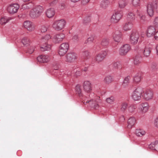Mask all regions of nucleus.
<instances>
[{
	"label": "nucleus",
	"mask_w": 158,
	"mask_h": 158,
	"mask_svg": "<svg viewBox=\"0 0 158 158\" xmlns=\"http://www.w3.org/2000/svg\"><path fill=\"white\" fill-rule=\"evenodd\" d=\"M154 10L158 11V0H152L147 6V13L150 16L153 15Z\"/></svg>",
	"instance_id": "1"
},
{
	"label": "nucleus",
	"mask_w": 158,
	"mask_h": 158,
	"mask_svg": "<svg viewBox=\"0 0 158 158\" xmlns=\"http://www.w3.org/2000/svg\"><path fill=\"white\" fill-rule=\"evenodd\" d=\"M43 11V7L40 6H36L30 11L29 15L32 18H36L40 16Z\"/></svg>",
	"instance_id": "2"
},
{
	"label": "nucleus",
	"mask_w": 158,
	"mask_h": 158,
	"mask_svg": "<svg viewBox=\"0 0 158 158\" xmlns=\"http://www.w3.org/2000/svg\"><path fill=\"white\" fill-rule=\"evenodd\" d=\"M65 24V22L64 19L56 20L53 22L52 27L55 30L60 31L64 28Z\"/></svg>",
	"instance_id": "3"
},
{
	"label": "nucleus",
	"mask_w": 158,
	"mask_h": 158,
	"mask_svg": "<svg viewBox=\"0 0 158 158\" xmlns=\"http://www.w3.org/2000/svg\"><path fill=\"white\" fill-rule=\"evenodd\" d=\"M51 38V36L49 34H47L43 36L41 39V42H44V45H43L40 47L41 51H49L51 50V46L50 45H47L46 42Z\"/></svg>",
	"instance_id": "4"
},
{
	"label": "nucleus",
	"mask_w": 158,
	"mask_h": 158,
	"mask_svg": "<svg viewBox=\"0 0 158 158\" xmlns=\"http://www.w3.org/2000/svg\"><path fill=\"white\" fill-rule=\"evenodd\" d=\"M143 93V89L141 88L136 89L132 93L131 97L135 101H138L141 99Z\"/></svg>",
	"instance_id": "5"
},
{
	"label": "nucleus",
	"mask_w": 158,
	"mask_h": 158,
	"mask_svg": "<svg viewBox=\"0 0 158 158\" xmlns=\"http://www.w3.org/2000/svg\"><path fill=\"white\" fill-rule=\"evenodd\" d=\"M142 96L146 101H148L152 99L153 96L152 91L150 89L147 88L143 89Z\"/></svg>",
	"instance_id": "6"
},
{
	"label": "nucleus",
	"mask_w": 158,
	"mask_h": 158,
	"mask_svg": "<svg viewBox=\"0 0 158 158\" xmlns=\"http://www.w3.org/2000/svg\"><path fill=\"white\" fill-rule=\"evenodd\" d=\"M123 15V13L121 10H117L111 18V21L113 23H117L121 19Z\"/></svg>",
	"instance_id": "7"
},
{
	"label": "nucleus",
	"mask_w": 158,
	"mask_h": 158,
	"mask_svg": "<svg viewBox=\"0 0 158 158\" xmlns=\"http://www.w3.org/2000/svg\"><path fill=\"white\" fill-rule=\"evenodd\" d=\"M139 37V35L137 31H133L130 37V41L131 43L134 44H137Z\"/></svg>",
	"instance_id": "8"
},
{
	"label": "nucleus",
	"mask_w": 158,
	"mask_h": 158,
	"mask_svg": "<svg viewBox=\"0 0 158 158\" xmlns=\"http://www.w3.org/2000/svg\"><path fill=\"white\" fill-rule=\"evenodd\" d=\"M69 47L68 43L62 44L60 46L59 51V54L60 56H64L67 51Z\"/></svg>",
	"instance_id": "9"
},
{
	"label": "nucleus",
	"mask_w": 158,
	"mask_h": 158,
	"mask_svg": "<svg viewBox=\"0 0 158 158\" xmlns=\"http://www.w3.org/2000/svg\"><path fill=\"white\" fill-rule=\"evenodd\" d=\"M65 37V35L63 33H61L54 35L52 40L54 43H58L61 42Z\"/></svg>",
	"instance_id": "10"
},
{
	"label": "nucleus",
	"mask_w": 158,
	"mask_h": 158,
	"mask_svg": "<svg viewBox=\"0 0 158 158\" xmlns=\"http://www.w3.org/2000/svg\"><path fill=\"white\" fill-rule=\"evenodd\" d=\"M149 107L148 103L145 102L140 104L138 109V111L141 114L146 113L148 110Z\"/></svg>",
	"instance_id": "11"
},
{
	"label": "nucleus",
	"mask_w": 158,
	"mask_h": 158,
	"mask_svg": "<svg viewBox=\"0 0 158 158\" xmlns=\"http://www.w3.org/2000/svg\"><path fill=\"white\" fill-rule=\"evenodd\" d=\"M19 7V6L17 4H10L8 7L7 10L9 13L13 14L17 12Z\"/></svg>",
	"instance_id": "12"
},
{
	"label": "nucleus",
	"mask_w": 158,
	"mask_h": 158,
	"mask_svg": "<svg viewBox=\"0 0 158 158\" xmlns=\"http://www.w3.org/2000/svg\"><path fill=\"white\" fill-rule=\"evenodd\" d=\"M37 59L38 62L42 63H45L50 61V57L47 55H42L38 56Z\"/></svg>",
	"instance_id": "13"
},
{
	"label": "nucleus",
	"mask_w": 158,
	"mask_h": 158,
	"mask_svg": "<svg viewBox=\"0 0 158 158\" xmlns=\"http://www.w3.org/2000/svg\"><path fill=\"white\" fill-rule=\"evenodd\" d=\"M131 49L130 46L127 44L123 45L120 48L119 54L122 56L126 55Z\"/></svg>",
	"instance_id": "14"
},
{
	"label": "nucleus",
	"mask_w": 158,
	"mask_h": 158,
	"mask_svg": "<svg viewBox=\"0 0 158 158\" xmlns=\"http://www.w3.org/2000/svg\"><path fill=\"white\" fill-rule=\"evenodd\" d=\"M84 90L86 93H90L92 90L91 82L88 81L84 82L83 85Z\"/></svg>",
	"instance_id": "15"
},
{
	"label": "nucleus",
	"mask_w": 158,
	"mask_h": 158,
	"mask_svg": "<svg viewBox=\"0 0 158 158\" xmlns=\"http://www.w3.org/2000/svg\"><path fill=\"white\" fill-rule=\"evenodd\" d=\"M23 25L24 27L29 31H32L35 29V25L31 21H25L23 23Z\"/></svg>",
	"instance_id": "16"
},
{
	"label": "nucleus",
	"mask_w": 158,
	"mask_h": 158,
	"mask_svg": "<svg viewBox=\"0 0 158 158\" xmlns=\"http://www.w3.org/2000/svg\"><path fill=\"white\" fill-rule=\"evenodd\" d=\"M77 58V55L74 53H69L66 56L65 60L69 62L74 61Z\"/></svg>",
	"instance_id": "17"
},
{
	"label": "nucleus",
	"mask_w": 158,
	"mask_h": 158,
	"mask_svg": "<svg viewBox=\"0 0 158 158\" xmlns=\"http://www.w3.org/2000/svg\"><path fill=\"white\" fill-rule=\"evenodd\" d=\"M107 55V52L106 51H102L98 53L95 57L96 61L98 63H99L104 59Z\"/></svg>",
	"instance_id": "18"
},
{
	"label": "nucleus",
	"mask_w": 158,
	"mask_h": 158,
	"mask_svg": "<svg viewBox=\"0 0 158 158\" xmlns=\"http://www.w3.org/2000/svg\"><path fill=\"white\" fill-rule=\"evenodd\" d=\"M121 32L119 31H116L113 33V38L116 42H119L121 40Z\"/></svg>",
	"instance_id": "19"
},
{
	"label": "nucleus",
	"mask_w": 158,
	"mask_h": 158,
	"mask_svg": "<svg viewBox=\"0 0 158 158\" xmlns=\"http://www.w3.org/2000/svg\"><path fill=\"white\" fill-rule=\"evenodd\" d=\"M155 29L152 26L149 27L147 31V35L148 37H150L153 36L155 33Z\"/></svg>",
	"instance_id": "20"
},
{
	"label": "nucleus",
	"mask_w": 158,
	"mask_h": 158,
	"mask_svg": "<svg viewBox=\"0 0 158 158\" xmlns=\"http://www.w3.org/2000/svg\"><path fill=\"white\" fill-rule=\"evenodd\" d=\"M55 13V10L53 8L48 9L47 10L46 12V15L49 18L53 17Z\"/></svg>",
	"instance_id": "21"
},
{
	"label": "nucleus",
	"mask_w": 158,
	"mask_h": 158,
	"mask_svg": "<svg viewBox=\"0 0 158 158\" xmlns=\"http://www.w3.org/2000/svg\"><path fill=\"white\" fill-rule=\"evenodd\" d=\"M136 123V119L134 117L130 118L128 121L127 127L129 128H131Z\"/></svg>",
	"instance_id": "22"
},
{
	"label": "nucleus",
	"mask_w": 158,
	"mask_h": 158,
	"mask_svg": "<svg viewBox=\"0 0 158 158\" xmlns=\"http://www.w3.org/2000/svg\"><path fill=\"white\" fill-rule=\"evenodd\" d=\"M133 24L131 22H127L123 27L124 31H128L130 30L133 27Z\"/></svg>",
	"instance_id": "23"
},
{
	"label": "nucleus",
	"mask_w": 158,
	"mask_h": 158,
	"mask_svg": "<svg viewBox=\"0 0 158 158\" xmlns=\"http://www.w3.org/2000/svg\"><path fill=\"white\" fill-rule=\"evenodd\" d=\"M151 49L150 47L148 46H145L143 49V55L146 57L148 56L150 54Z\"/></svg>",
	"instance_id": "24"
},
{
	"label": "nucleus",
	"mask_w": 158,
	"mask_h": 158,
	"mask_svg": "<svg viewBox=\"0 0 158 158\" xmlns=\"http://www.w3.org/2000/svg\"><path fill=\"white\" fill-rule=\"evenodd\" d=\"M144 131L142 129H136L135 131V134L138 137H141L145 134Z\"/></svg>",
	"instance_id": "25"
},
{
	"label": "nucleus",
	"mask_w": 158,
	"mask_h": 158,
	"mask_svg": "<svg viewBox=\"0 0 158 158\" xmlns=\"http://www.w3.org/2000/svg\"><path fill=\"white\" fill-rule=\"evenodd\" d=\"M9 19L6 17H3L0 19V24L1 25H5L9 21Z\"/></svg>",
	"instance_id": "26"
},
{
	"label": "nucleus",
	"mask_w": 158,
	"mask_h": 158,
	"mask_svg": "<svg viewBox=\"0 0 158 158\" xmlns=\"http://www.w3.org/2000/svg\"><path fill=\"white\" fill-rule=\"evenodd\" d=\"M130 79V76H127L125 78L122 84V87L123 88H126L128 85L129 80Z\"/></svg>",
	"instance_id": "27"
},
{
	"label": "nucleus",
	"mask_w": 158,
	"mask_h": 158,
	"mask_svg": "<svg viewBox=\"0 0 158 158\" xmlns=\"http://www.w3.org/2000/svg\"><path fill=\"white\" fill-rule=\"evenodd\" d=\"M137 12L139 22L141 23H143L145 21V16L141 14L139 11L137 10Z\"/></svg>",
	"instance_id": "28"
},
{
	"label": "nucleus",
	"mask_w": 158,
	"mask_h": 158,
	"mask_svg": "<svg viewBox=\"0 0 158 158\" xmlns=\"http://www.w3.org/2000/svg\"><path fill=\"white\" fill-rule=\"evenodd\" d=\"M113 81L112 77L110 76H107L105 77L104 80L105 83L106 84H109Z\"/></svg>",
	"instance_id": "29"
},
{
	"label": "nucleus",
	"mask_w": 158,
	"mask_h": 158,
	"mask_svg": "<svg viewBox=\"0 0 158 158\" xmlns=\"http://www.w3.org/2000/svg\"><path fill=\"white\" fill-rule=\"evenodd\" d=\"M76 94H77L80 97L82 96L81 93V89L80 86L79 85H77L75 89Z\"/></svg>",
	"instance_id": "30"
},
{
	"label": "nucleus",
	"mask_w": 158,
	"mask_h": 158,
	"mask_svg": "<svg viewBox=\"0 0 158 158\" xmlns=\"http://www.w3.org/2000/svg\"><path fill=\"white\" fill-rule=\"evenodd\" d=\"M49 27V26L48 25H43L40 27V30L41 32H46Z\"/></svg>",
	"instance_id": "31"
},
{
	"label": "nucleus",
	"mask_w": 158,
	"mask_h": 158,
	"mask_svg": "<svg viewBox=\"0 0 158 158\" xmlns=\"http://www.w3.org/2000/svg\"><path fill=\"white\" fill-rule=\"evenodd\" d=\"M119 6L121 8H124L127 5V2L125 0H120L119 2Z\"/></svg>",
	"instance_id": "32"
},
{
	"label": "nucleus",
	"mask_w": 158,
	"mask_h": 158,
	"mask_svg": "<svg viewBox=\"0 0 158 158\" xmlns=\"http://www.w3.org/2000/svg\"><path fill=\"white\" fill-rule=\"evenodd\" d=\"M127 105V103L126 102H123L122 103L121 106L120 110L122 112H124L126 110Z\"/></svg>",
	"instance_id": "33"
},
{
	"label": "nucleus",
	"mask_w": 158,
	"mask_h": 158,
	"mask_svg": "<svg viewBox=\"0 0 158 158\" xmlns=\"http://www.w3.org/2000/svg\"><path fill=\"white\" fill-rule=\"evenodd\" d=\"M141 57L140 56H135L134 59V63L135 64L137 65L141 63Z\"/></svg>",
	"instance_id": "34"
},
{
	"label": "nucleus",
	"mask_w": 158,
	"mask_h": 158,
	"mask_svg": "<svg viewBox=\"0 0 158 158\" xmlns=\"http://www.w3.org/2000/svg\"><path fill=\"white\" fill-rule=\"evenodd\" d=\"M109 3V1L108 0H103L101 2L100 6L103 8H105Z\"/></svg>",
	"instance_id": "35"
},
{
	"label": "nucleus",
	"mask_w": 158,
	"mask_h": 158,
	"mask_svg": "<svg viewBox=\"0 0 158 158\" xmlns=\"http://www.w3.org/2000/svg\"><path fill=\"white\" fill-rule=\"evenodd\" d=\"M22 42L23 45L26 46L29 45L30 43L29 39L26 37H24L22 39Z\"/></svg>",
	"instance_id": "36"
},
{
	"label": "nucleus",
	"mask_w": 158,
	"mask_h": 158,
	"mask_svg": "<svg viewBox=\"0 0 158 158\" xmlns=\"http://www.w3.org/2000/svg\"><path fill=\"white\" fill-rule=\"evenodd\" d=\"M113 65L116 69H120L122 68V65L118 62H116L114 63L113 64Z\"/></svg>",
	"instance_id": "37"
},
{
	"label": "nucleus",
	"mask_w": 158,
	"mask_h": 158,
	"mask_svg": "<svg viewBox=\"0 0 158 158\" xmlns=\"http://www.w3.org/2000/svg\"><path fill=\"white\" fill-rule=\"evenodd\" d=\"M141 80V76L139 74H138L136 75L134 77V81L136 83L139 82Z\"/></svg>",
	"instance_id": "38"
},
{
	"label": "nucleus",
	"mask_w": 158,
	"mask_h": 158,
	"mask_svg": "<svg viewBox=\"0 0 158 158\" xmlns=\"http://www.w3.org/2000/svg\"><path fill=\"white\" fill-rule=\"evenodd\" d=\"M132 4L135 7H137L139 5V0H132Z\"/></svg>",
	"instance_id": "39"
},
{
	"label": "nucleus",
	"mask_w": 158,
	"mask_h": 158,
	"mask_svg": "<svg viewBox=\"0 0 158 158\" xmlns=\"http://www.w3.org/2000/svg\"><path fill=\"white\" fill-rule=\"evenodd\" d=\"M114 101V98L113 97H111L106 98V102L112 104Z\"/></svg>",
	"instance_id": "40"
},
{
	"label": "nucleus",
	"mask_w": 158,
	"mask_h": 158,
	"mask_svg": "<svg viewBox=\"0 0 158 158\" xmlns=\"http://www.w3.org/2000/svg\"><path fill=\"white\" fill-rule=\"evenodd\" d=\"M101 44L103 46H106L108 44V40L106 38L103 39L102 40Z\"/></svg>",
	"instance_id": "41"
},
{
	"label": "nucleus",
	"mask_w": 158,
	"mask_h": 158,
	"mask_svg": "<svg viewBox=\"0 0 158 158\" xmlns=\"http://www.w3.org/2000/svg\"><path fill=\"white\" fill-rule=\"evenodd\" d=\"M136 108V106L134 105H131L128 108L129 111L131 113L134 112Z\"/></svg>",
	"instance_id": "42"
},
{
	"label": "nucleus",
	"mask_w": 158,
	"mask_h": 158,
	"mask_svg": "<svg viewBox=\"0 0 158 158\" xmlns=\"http://www.w3.org/2000/svg\"><path fill=\"white\" fill-rule=\"evenodd\" d=\"M35 47L33 46H30L28 48L27 52L30 54H31L34 52Z\"/></svg>",
	"instance_id": "43"
},
{
	"label": "nucleus",
	"mask_w": 158,
	"mask_h": 158,
	"mask_svg": "<svg viewBox=\"0 0 158 158\" xmlns=\"http://www.w3.org/2000/svg\"><path fill=\"white\" fill-rule=\"evenodd\" d=\"M153 24L156 28H158V16L156 17L153 20Z\"/></svg>",
	"instance_id": "44"
},
{
	"label": "nucleus",
	"mask_w": 158,
	"mask_h": 158,
	"mask_svg": "<svg viewBox=\"0 0 158 158\" xmlns=\"http://www.w3.org/2000/svg\"><path fill=\"white\" fill-rule=\"evenodd\" d=\"M94 35H92L90 36L88 38L87 40L85 41V43H90L93 41L94 40Z\"/></svg>",
	"instance_id": "45"
},
{
	"label": "nucleus",
	"mask_w": 158,
	"mask_h": 158,
	"mask_svg": "<svg viewBox=\"0 0 158 158\" xmlns=\"http://www.w3.org/2000/svg\"><path fill=\"white\" fill-rule=\"evenodd\" d=\"M157 69V65L156 63H153L150 66V69L152 71H155Z\"/></svg>",
	"instance_id": "46"
},
{
	"label": "nucleus",
	"mask_w": 158,
	"mask_h": 158,
	"mask_svg": "<svg viewBox=\"0 0 158 158\" xmlns=\"http://www.w3.org/2000/svg\"><path fill=\"white\" fill-rule=\"evenodd\" d=\"M127 17L130 20H133L135 18V16L133 13L130 12L128 14Z\"/></svg>",
	"instance_id": "47"
},
{
	"label": "nucleus",
	"mask_w": 158,
	"mask_h": 158,
	"mask_svg": "<svg viewBox=\"0 0 158 158\" xmlns=\"http://www.w3.org/2000/svg\"><path fill=\"white\" fill-rule=\"evenodd\" d=\"M91 102V104H92V107L96 109H97L98 108L99 106L97 102L95 101L93 102V101H92Z\"/></svg>",
	"instance_id": "48"
},
{
	"label": "nucleus",
	"mask_w": 158,
	"mask_h": 158,
	"mask_svg": "<svg viewBox=\"0 0 158 158\" xmlns=\"http://www.w3.org/2000/svg\"><path fill=\"white\" fill-rule=\"evenodd\" d=\"M22 7L23 9H28L31 7V6H30L29 4H24L22 5Z\"/></svg>",
	"instance_id": "49"
},
{
	"label": "nucleus",
	"mask_w": 158,
	"mask_h": 158,
	"mask_svg": "<svg viewBox=\"0 0 158 158\" xmlns=\"http://www.w3.org/2000/svg\"><path fill=\"white\" fill-rule=\"evenodd\" d=\"M149 147L150 149L152 150H156V148L154 142L150 144L149 146Z\"/></svg>",
	"instance_id": "50"
},
{
	"label": "nucleus",
	"mask_w": 158,
	"mask_h": 158,
	"mask_svg": "<svg viewBox=\"0 0 158 158\" xmlns=\"http://www.w3.org/2000/svg\"><path fill=\"white\" fill-rule=\"evenodd\" d=\"M83 56L87 58H88L89 57V53L87 51H85L83 53Z\"/></svg>",
	"instance_id": "51"
},
{
	"label": "nucleus",
	"mask_w": 158,
	"mask_h": 158,
	"mask_svg": "<svg viewBox=\"0 0 158 158\" xmlns=\"http://www.w3.org/2000/svg\"><path fill=\"white\" fill-rule=\"evenodd\" d=\"M58 0H54L50 3V5L51 6H54L58 3Z\"/></svg>",
	"instance_id": "52"
},
{
	"label": "nucleus",
	"mask_w": 158,
	"mask_h": 158,
	"mask_svg": "<svg viewBox=\"0 0 158 158\" xmlns=\"http://www.w3.org/2000/svg\"><path fill=\"white\" fill-rule=\"evenodd\" d=\"M72 40L74 42H77L78 40V38L77 35H73L72 38Z\"/></svg>",
	"instance_id": "53"
},
{
	"label": "nucleus",
	"mask_w": 158,
	"mask_h": 158,
	"mask_svg": "<svg viewBox=\"0 0 158 158\" xmlns=\"http://www.w3.org/2000/svg\"><path fill=\"white\" fill-rule=\"evenodd\" d=\"M154 123L155 126L157 128H158V117L155 119Z\"/></svg>",
	"instance_id": "54"
},
{
	"label": "nucleus",
	"mask_w": 158,
	"mask_h": 158,
	"mask_svg": "<svg viewBox=\"0 0 158 158\" xmlns=\"http://www.w3.org/2000/svg\"><path fill=\"white\" fill-rule=\"evenodd\" d=\"M90 21V18L89 17H87L85 18L83 20V23H86Z\"/></svg>",
	"instance_id": "55"
},
{
	"label": "nucleus",
	"mask_w": 158,
	"mask_h": 158,
	"mask_svg": "<svg viewBox=\"0 0 158 158\" xmlns=\"http://www.w3.org/2000/svg\"><path fill=\"white\" fill-rule=\"evenodd\" d=\"M156 150H158V141H156L154 142Z\"/></svg>",
	"instance_id": "56"
},
{
	"label": "nucleus",
	"mask_w": 158,
	"mask_h": 158,
	"mask_svg": "<svg viewBox=\"0 0 158 158\" xmlns=\"http://www.w3.org/2000/svg\"><path fill=\"white\" fill-rule=\"evenodd\" d=\"M90 0H82V3L83 4H85L88 2Z\"/></svg>",
	"instance_id": "57"
},
{
	"label": "nucleus",
	"mask_w": 158,
	"mask_h": 158,
	"mask_svg": "<svg viewBox=\"0 0 158 158\" xmlns=\"http://www.w3.org/2000/svg\"><path fill=\"white\" fill-rule=\"evenodd\" d=\"M155 38L156 40H158V31L155 33Z\"/></svg>",
	"instance_id": "58"
},
{
	"label": "nucleus",
	"mask_w": 158,
	"mask_h": 158,
	"mask_svg": "<svg viewBox=\"0 0 158 158\" xmlns=\"http://www.w3.org/2000/svg\"><path fill=\"white\" fill-rule=\"evenodd\" d=\"M65 5L64 4H61L60 5V8L63 9L65 7Z\"/></svg>",
	"instance_id": "59"
},
{
	"label": "nucleus",
	"mask_w": 158,
	"mask_h": 158,
	"mask_svg": "<svg viewBox=\"0 0 158 158\" xmlns=\"http://www.w3.org/2000/svg\"><path fill=\"white\" fill-rule=\"evenodd\" d=\"M80 0H71V1L73 3H76L78 1Z\"/></svg>",
	"instance_id": "60"
},
{
	"label": "nucleus",
	"mask_w": 158,
	"mask_h": 158,
	"mask_svg": "<svg viewBox=\"0 0 158 158\" xmlns=\"http://www.w3.org/2000/svg\"><path fill=\"white\" fill-rule=\"evenodd\" d=\"M91 101H87L86 102H84V104H86L87 103H89V102L91 104V103L92 102Z\"/></svg>",
	"instance_id": "61"
},
{
	"label": "nucleus",
	"mask_w": 158,
	"mask_h": 158,
	"mask_svg": "<svg viewBox=\"0 0 158 158\" xmlns=\"http://www.w3.org/2000/svg\"><path fill=\"white\" fill-rule=\"evenodd\" d=\"M156 53L157 55H158V44L157 45L156 47Z\"/></svg>",
	"instance_id": "62"
},
{
	"label": "nucleus",
	"mask_w": 158,
	"mask_h": 158,
	"mask_svg": "<svg viewBox=\"0 0 158 158\" xmlns=\"http://www.w3.org/2000/svg\"><path fill=\"white\" fill-rule=\"evenodd\" d=\"M87 70V68L85 67L84 68V69H82V70L84 71H86Z\"/></svg>",
	"instance_id": "63"
},
{
	"label": "nucleus",
	"mask_w": 158,
	"mask_h": 158,
	"mask_svg": "<svg viewBox=\"0 0 158 158\" xmlns=\"http://www.w3.org/2000/svg\"><path fill=\"white\" fill-rule=\"evenodd\" d=\"M30 0H22V1H23L24 2H28L29 1H30Z\"/></svg>",
	"instance_id": "64"
}]
</instances>
